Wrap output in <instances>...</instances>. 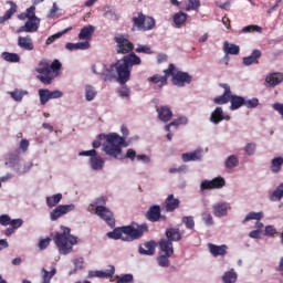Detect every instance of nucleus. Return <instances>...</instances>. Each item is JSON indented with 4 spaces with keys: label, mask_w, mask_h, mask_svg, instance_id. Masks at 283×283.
I'll use <instances>...</instances> for the list:
<instances>
[{
    "label": "nucleus",
    "mask_w": 283,
    "mask_h": 283,
    "mask_svg": "<svg viewBox=\"0 0 283 283\" xmlns=\"http://www.w3.org/2000/svg\"><path fill=\"white\" fill-rule=\"evenodd\" d=\"M149 231L147 223L123 226L107 232V237L112 240H122L123 242H133L139 240L144 233Z\"/></svg>",
    "instance_id": "1"
},
{
    "label": "nucleus",
    "mask_w": 283,
    "mask_h": 283,
    "mask_svg": "<svg viewBox=\"0 0 283 283\" xmlns=\"http://www.w3.org/2000/svg\"><path fill=\"white\" fill-rule=\"evenodd\" d=\"M62 233H56L53 238L55 245L59 249L60 254L67 255L72 252L73 245L77 244V237L71 234V229L62 226Z\"/></svg>",
    "instance_id": "2"
},
{
    "label": "nucleus",
    "mask_w": 283,
    "mask_h": 283,
    "mask_svg": "<svg viewBox=\"0 0 283 283\" xmlns=\"http://www.w3.org/2000/svg\"><path fill=\"white\" fill-rule=\"evenodd\" d=\"M106 143L107 144L103 147L104 153L115 159L122 157V147H127L125 139L116 133L107 135Z\"/></svg>",
    "instance_id": "3"
},
{
    "label": "nucleus",
    "mask_w": 283,
    "mask_h": 283,
    "mask_svg": "<svg viewBox=\"0 0 283 283\" xmlns=\"http://www.w3.org/2000/svg\"><path fill=\"white\" fill-rule=\"evenodd\" d=\"M140 57L135 53H130L112 64L111 69H106V72H130L133 65H140Z\"/></svg>",
    "instance_id": "4"
},
{
    "label": "nucleus",
    "mask_w": 283,
    "mask_h": 283,
    "mask_svg": "<svg viewBox=\"0 0 283 283\" xmlns=\"http://www.w3.org/2000/svg\"><path fill=\"white\" fill-rule=\"evenodd\" d=\"M134 28H136L139 32H148L149 30H154L156 25V21L153 17L145 15L139 12L137 17L133 18Z\"/></svg>",
    "instance_id": "5"
},
{
    "label": "nucleus",
    "mask_w": 283,
    "mask_h": 283,
    "mask_svg": "<svg viewBox=\"0 0 283 283\" xmlns=\"http://www.w3.org/2000/svg\"><path fill=\"white\" fill-rule=\"evenodd\" d=\"M114 41L117 43V54H128L129 52H133L134 44L128 39H125L123 35H116L114 38Z\"/></svg>",
    "instance_id": "6"
},
{
    "label": "nucleus",
    "mask_w": 283,
    "mask_h": 283,
    "mask_svg": "<svg viewBox=\"0 0 283 283\" xmlns=\"http://www.w3.org/2000/svg\"><path fill=\"white\" fill-rule=\"evenodd\" d=\"M74 210H75V206L73 203L60 205L50 212V219L52 222L57 221L60 218H62L63 216Z\"/></svg>",
    "instance_id": "7"
},
{
    "label": "nucleus",
    "mask_w": 283,
    "mask_h": 283,
    "mask_svg": "<svg viewBox=\"0 0 283 283\" xmlns=\"http://www.w3.org/2000/svg\"><path fill=\"white\" fill-rule=\"evenodd\" d=\"M95 214L104 220L108 227H115V219L113 212L104 206H97L95 208Z\"/></svg>",
    "instance_id": "8"
},
{
    "label": "nucleus",
    "mask_w": 283,
    "mask_h": 283,
    "mask_svg": "<svg viewBox=\"0 0 283 283\" xmlns=\"http://www.w3.org/2000/svg\"><path fill=\"white\" fill-rule=\"evenodd\" d=\"M62 64L59 60H54L52 63H50L48 60H42L39 63V69H36V72H61Z\"/></svg>",
    "instance_id": "9"
},
{
    "label": "nucleus",
    "mask_w": 283,
    "mask_h": 283,
    "mask_svg": "<svg viewBox=\"0 0 283 283\" xmlns=\"http://www.w3.org/2000/svg\"><path fill=\"white\" fill-rule=\"evenodd\" d=\"M226 186V180L222 177H216L212 180H203L201 182V191L221 189Z\"/></svg>",
    "instance_id": "10"
},
{
    "label": "nucleus",
    "mask_w": 283,
    "mask_h": 283,
    "mask_svg": "<svg viewBox=\"0 0 283 283\" xmlns=\"http://www.w3.org/2000/svg\"><path fill=\"white\" fill-rule=\"evenodd\" d=\"M41 24V20L39 18L31 17L29 20L24 23V25L20 27L18 29V34H21L23 32H36L39 30V25Z\"/></svg>",
    "instance_id": "11"
},
{
    "label": "nucleus",
    "mask_w": 283,
    "mask_h": 283,
    "mask_svg": "<svg viewBox=\"0 0 283 283\" xmlns=\"http://www.w3.org/2000/svg\"><path fill=\"white\" fill-rule=\"evenodd\" d=\"M129 77H130V72H118L117 77L113 76V73L111 72L101 74V78H103V81L111 82V81H114V78H116L117 83H120V85H125V83L129 81Z\"/></svg>",
    "instance_id": "12"
},
{
    "label": "nucleus",
    "mask_w": 283,
    "mask_h": 283,
    "mask_svg": "<svg viewBox=\"0 0 283 283\" xmlns=\"http://www.w3.org/2000/svg\"><path fill=\"white\" fill-rule=\"evenodd\" d=\"M220 87H223L224 90V93L220 96H217L214 99H213V103L216 105H226L227 103L230 102V98H231V88L228 84L226 83H222L220 84Z\"/></svg>",
    "instance_id": "13"
},
{
    "label": "nucleus",
    "mask_w": 283,
    "mask_h": 283,
    "mask_svg": "<svg viewBox=\"0 0 283 283\" xmlns=\"http://www.w3.org/2000/svg\"><path fill=\"white\" fill-rule=\"evenodd\" d=\"M172 76L174 85L178 87H184L185 83H191L192 77L188 73H174L170 74Z\"/></svg>",
    "instance_id": "14"
},
{
    "label": "nucleus",
    "mask_w": 283,
    "mask_h": 283,
    "mask_svg": "<svg viewBox=\"0 0 283 283\" xmlns=\"http://www.w3.org/2000/svg\"><path fill=\"white\" fill-rule=\"evenodd\" d=\"M160 218H161V209H160V206L158 205L151 206L146 212V219L151 223L158 222Z\"/></svg>",
    "instance_id": "15"
},
{
    "label": "nucleus",
    "mask_w": 283,
    "mask_h": 283,
    "mask_svg": "<svg viewBox=\"0 0 283 283\" xmlns=\"http://www.w3.org/2000/svg\"><path fill=\"white\" fill-rule=\"evenodd\" d=\"M223 120L229 122L230 120V116L229 115H224L222 107H217L214 109V112L210 116V122L213 125H219Z\"/></svg>",
    "instance_id": "16"
},
{
    "label": "nucleus",
    "mask_w": 283,
    "mask_h": 283,
    "mask_svg": "<svg viewBox=\"0 0 283 283\" xmlns=\"http://www.w3.org/2000/svg\"><path fill=\"white\" fill-rule=\"evenodd\" d=\"M180 200L175 198L172 193L168 195L167 199L165 200V211L171 213L179 209Z\"/></svg>",
    "instance_id": "17"
},
{
    "label": "nucleus",
    "mask_w": 283,
    "mask_h": 283,
    "mask_svg": "<svg viewBox=\"0 0 283 283\" xmlns=\"http://www.w3.org/2000/svg\"><path fill=\"white\" fill-rule=\"evenodd\" d=\"M209 252L212 256H224L227 255L228 247L226 244L217 245L213 243H208Z\"/></svg>",
    "instance_id": "18"
},
{
    "label": "nucleus",
    "mask_w": 283,
    "mask_h": 283,
    "mask_svg": "<svg viewBox=\"0 0 283 283\" xmlns=\"http://www.w3.org/2000/svg\"><path fill=\"white\" fill-rule=\"evenodd\" d=\"M155 249L156 242L154 240H150L148 242H145L144 245H140L138 252L142 255L153 256L155 254Z\"/></svg>",
    "instance_id": "19"
},
{
    "label": "nucleus",
    "mask_w": 283,
    "mask_h": 283,
    "mask_svg": "<svg viewBox=\"0 0 283 283\" xmlns=\"http://www.w3.org/2000/svg\"><path fill=\"white\" fill-rule=\"evenodd\" d=\"M265 82L268 83V85H270V87H275L276 85H280V83L283 82V73L281 72L270 73L266 76Z\"/></svg>",
    "instance_id": "20"
},
{
    "label": "nucleus",
    "mask_w": 283,
    "mask_h": 283,
    "mask_svg": "<svg viewBox=\"0 0 283 283\" xmlns=\"http://www.w3.org/2000/svg\"><path fill=\"white\" fill-rule=\"evenodd\" d=\"M157 113H158L159 120H161L163 123H168L172 118V112L168 106L158 107Z\"/></svg>",
    "instance_id": "21"
},
{
    "label": "nucleus",
    "mask_w": 283,
    "mask_h": 283,
    "mask_svg": "<svg viewBox=\"0 0 283 283\" xmlns=\"http://www.w3.org/2000/svg\"><path fill=\"white\" fill-rule=\"evenodd\" d=\"M7 3L10 6V9L6 11L4 15L0 17V23L12 19V15H14L19 9V6H17L14 1H7Z\"/></svg>",
    "instance_id": "22"
},
{
    "label": "nucleus",
    "mask_w": 283,
    "mask_h": 283,
    "mask_svg": "<svg viewBox=\"0 0 283 283\" xmlns=\"http://www.w3.org/2000/svg\"><path fill=\"white\" fill-rule=\"evenodd\" d=\"M18 45L19 48H22V50H28V51L34 50V43H32V38L30 35L19 36Z\"/></svg>",
    "instance_id": "23"
},
{
    "label": "nucleus",
    "mask_w": 283,
    "mask_h": 283,
    "mask_svg": "<svg viewBox=\"0 0 283 283\" xmlns=\"http://www.w3.org/2000/svg\"><path fill=\"white\" fill-rule=\"evenodd\" d=\"M262 53L260 50H253L252 54L243 57V65H253L254 63H259V59H261Z\"/></svg>",
    "instance_id": "24"
},
{
    "label": "nucleus",
    "mask_w": 283,
    "mask_h": 283,
    "mask_svg": "<svg viewBox=\"0 0 283 283\" xmlns=\"http://www.w3.org/2000/svg\"><path fill=\"white\" fill-rule=\"evenodd\" d=\"M160 251L165 253L167 256L174 255V247L172 242L167 239H161L159 241Z\"/></svg>",
    "instance_id": "25"
},
{
    "label": "nucleus",
    "mask_w": 283,
    "mask_h": 283,
    "mask_svg": "<svg viewBox=\"0 0 283 283\" xmlns=\"http://www.w3.org/2000/svg\"><path fill=\"white\" fill-rule=\"evenodd\" d=\"M166 238H167V241H170L172 243V242L181 241L182 235L179 232V229L169 228L166 230Z\"/></svg>",
    "instance_id": "26"
},
{
    "label": "nucleus",
    "mask_w": 283,
    "mask_h": 283,
    "mask_svg": "<svg viewBox=\"0 0 283 283\" xmlns=\"http://www.w3.org/2000/svg\"><path fill=\"white\" fill-rule=\"evenodd\" d=\"M115 273V269L113 265H111V268L108 270L105 271H92L90 272V276L91 277H98V279H106V277H111L113 276Z\"/></svg>",
    "instance_id": "27"
},
{
    "label": "nucleus",
    "mask_w": 283,
    "mask_h": 283,
    "mask_svg": "<svg viewBox=\"0 0 283 283\" xmlns=\"http://www.w3.org/2000/svg\"><path fill=\"white\" fill-rule=\"evenodd\" d=\"M201 150L197 149L195 151L185 153L182 154V161L190 163V161H199L201 160Z\"/></svg>",
    "instance_id": "28"
},
{
    "label": "nucleus",
    "mask_w": 283,
    "mask_h": 283,
    "mask_svg": "<svg viewBox=\"0 0 283 283\" xmlns=\"http://www.w3.org/2000/svg\"><path fill=\"white\" fill-rule=\"evenodd\" d=\"M230 103H231L230 109L234 112L235 109H240V107H242V105L245 104V99L242 96L232 95L231 93Z\"/></svg>",
    "instance_id": "29"
},
{
    "label": "nucleus",
    "mask_w": 283,
    "mask_h": 283,
    "mask_svg": "<svg viewBox=\"0 0 283 283\" xmlns=\"http://www.w3.org/2000/svg\"><path fill=\"white\" fill-rule=\"evenodd\" d=\"M228 210H229V206L227 203H223V202L217 203V205L213 206V214L217 218L224 217L227 214Z\"/></svg>",
    "instance_id": "30"
},
{
    "label": "nucleus",
    "mask_w": 283,
    "mask_h": 283,
    "mask_svg": "<svg viewBox=\"0 0 283 283\" xmlns=\"http://www.w3.org/2000/svg\"><path fill=\"white\" fill-rule=\"evenodd\" d=\"M170 74H172V72H166L164 76L155 74L153 77H149L148 81H150L151 83H155L156 85L160 83L159 87H164V85H167V78L168 76H170Z\"/></svg>",
    "instance_id": "31"
},
{
    "label": "nucleus",
    "mask_w": 283,
    "mask_h": 283,
    "mask_svg": "<svg viewBox=\"0 0 283 283\" xmlns=\"http://www.w3.org/2000/svg\"><path fill=\"white\" fill-rule=\"evenodd\" d=\"M95 32V28L93 25L84 27L81 32L78 33V40L85 41L91 39L92 34Z\"/></svg>",
    "instance_id": "32"
},
{
    "label": "nucleus",
    "mask_w": 283,
    "mask_h": 283,
    "mask_svg": "<svg viewBox=\"0 0 283 283\" xmlns=\"http://www.w3.org/2000/svg\"><path fill=\"white\" fill-rule=\"evenodd\" d=\"M91 168L95 171L102 170L104 167V160L99 156H93L90 158Z\"/></svg>",
    "instance_id": "33"
},
{
    "label": "nucleus",
    "mask_w": 283,
    "mask_h": 283,
    "mask_svg": "<svg viewBox=\"0 0 283 283\" xmlns=\"http://www.w3.org/2000/svg\"><path fill=\"white\" fill-rule=\"evenodd\" d=\"M283 167V157H275L271 161V171L273 174H280Z\"/></svg>",
    "instance_id": "34"
},
{
    "label": "nucleus",
    "mask_w": 283,
    "mask_h": 283,
    "mask_svg": "<svg viewBox=\"0 0 283 283\" xmlns=\"http://www.w3.org/2000/svg\"><path fill=\"white\" fill-rule=\"evenodd\" d=\"M59 73H51V72H42L40 75H38L39 81L43 83L44 85H50Z\"/></svg>",
    "instance_id": "35"
},
{
    "label": "nucleus",
    "mask_w": 283,
    "mask_h": 283,
    "mask_svg": "<svg viewBox=\"0 0 283 283\" xmlns=\"http://www.w3.org/2000/svg\"><path fill=\"white\" fill-rule=\"evenodd\" d=\"M66 50L73 52V50H88L90 43L88 42H77V43H66Z\"/></svg>",
    "instance_id": "36"
},
{
    "label": "nucleus",
    "mask_w": 283,
    "mask_h": 283,
    "mask_svg": "<svg viewBox=\"0 0 283 283\" xmlns=\"http://www.w3.org/2000/svg\"><path fill=\"white\" fill-rule=\"evenodd\" d=\"M223 50L226 54H231L233 56H237L238 54H240V46L237 44H231L229 42H224Z\"/></svg>",
    "instance_id": "37"
},
{
    "label": "nucleus",
    "mask_w": 283,
    "mask_h": 283,
    "mask_svg": "<svg viewBox=\"0 0 283 283\" xmlns=\"http://www.w3.org/2000/svg\"><path fill=\"white\" fill-rule=\"evenodd\" d=\"M62 200V193H55L53 196L46 197V206L49 209L56 207Z\"/></svg>",
    "instance_id": "38"
},
{
    "label": "nucleus",
    "mask_w": 283,
    "mask_h": 283,
    "mask_svg": "<svg viewBox=\"0 0 283 283\" xmlns=\"http://www.w3.org/2000/svg\"><path fill=\"white\" fill-rule=\"evenodd\" d=\"M1 56L3 61H7L8 63H19V61H21V56L17 53L2 52Z\"/></svg>",
    "instance_id": "39"
},
{
    "label": "nucleus",
    "mask_w": 283,
    "mask_h": 283,
    "mask_svg": "<svg viewBox=\"0 0 283 283\" xmlns=\"http://www.w3.org/2000/svg\"><path fill=\"white\" fill-rule=\"evenodd\" d=\"M188 14L179 11L174 14V22L177 28H180L187 21Z\"/></svg>",
    "instance_id": "40"
},
{
    "label": "nucleus",
    "mask_w": 283,
    "mask_h": 283,
    "mask_svg": "<svg viewBox=\"0 0 283 283\" xmlns=\"http://www.w3.org/2000/svg\"><path fill=\"white\" fill-rule=\"evenodd\" d=\"M104 17H109L112 21H118L120 19V14L108 6L104 8Z\"/></svg>",
    "instance_id": "41"
},
{
    "label": "nucleus",
    "mask_w": 283,
    "mask_h": 283,
    "mask_svg": "<svg viewBox=\"0 0 283 283\" xmlns=\"http://www.w3.org/2000/svg\"><path fill=\"white\" fill-rule=\"evenodd\" d=\"M238 279V274L234 272V270L227 271L223 276L222 281L223 283H235Z\"/></svg>",
    "instance_id": "42"
},
{
    "label": "nucleus",
    "mask_w": 283,
    "mask_h": 283,
    "mask_svg": "<svg viewBox=\"0 0 283 283\" xmlns=\"http://www.w3.org/2000/svg\"><path fill=\"white\" fill-rule=\"evenodd\" d=\"M39 96L41 105H46L48 101H51L50 91L48 88H40Z\"/></svg>",
    "instance_id": "43"
},
{
    "label": "nucleus",
    "mask_w": 283,
    "mask_h": 283,
    "mask_svg": "<svg viewBox=\"0 0 283 283\" xmlns=\"http://www.w3.org/2000/svg\"><path fill=\"white\" fill-rule=\"evenodd\" d=\"M263 217H264L263 212L252 211L245 217V219L242 221V223L245 224L247 222L252 221V220L260 221L263 219Z\"/></svg>",
    "instance_id": "44"
},
{
    "label": "nucleus",
    "mask_w": 283,
    "mask_h": 283,
    "mask_svg": "<svg viewBox=\"0 0 283 283\" xmlns=\"http://www.w3.org/2000/svg\"><path fill=\"white\" fill-rule=\"evenodd\" d=\"M42 283H50L51 279L56 274V269L53 268L50 272L46 271L44 268L42 269Z\"/></svg>",
    "instance_id": "45"
},
{
    "label": "nucleus",
    "mask_w": 283,
    "mask_h": 283,
    "mask_svg": "<svg viewBox=\"0 0 283 283\" xmlns=\"http://www.w3.org/2000/svg\"><path fill=\"white\" fill-rule=\"evenodd\" d=\"M238 165H239V159L234 155L229 156L226 160L227 169H233V168L238 167Z\"/></svg>",
    "instance_id": "46"
},
{
    "label": "nucleus",
    "mask_w": 283,
    "mask_h": 283,
    "mask_svg": "<svg viewBox=\"0 0 283 283\" xmlns=\"http://www.w3.org/2000/svg\"><path fill=\"white\" fill-rule=\"evenodd\" d=\"M11 98H13V101L17 102H21L23 101V96H25V94H28V92L25 91H20L19 88H15L14 91L9 93Z\"/></svg>",
    "instance_id": "47"
},
{
    "label": "nucleus",
    "mask_w": 283,
    "mask_h": 283,
    "mask_svg": "<svg viewBox=\"0 0 283 283\" xmlns=\"http://www.w3.org/2000/svg\"><path fill=\"white\" fill-rule=\"evenodd\" d=\"M72 30V27H69L67 29H64L63 31L55 33L46 39V45H51L55 39H60V36H63V34H66V32H70Z\"/></svg>",
    "instance_id": "48"
},
{
    "label": "nucleus",
    "mask_w": 283,
    "mask_h": 283,
    "mask_svg": "<svg viewBox=\"0 0 283 283\" xmlns=\"http://www.w3.org/2000/svg\"><path fill=\"white\" fill-rule=\"evenodd\" d=\"M283 198V182L274 190L271 201H280Z\"/></svg>",
    "instance_id": "49"
},
{
    "label": "nucleus",
    "mask_w": 283,
    "mask_h": 283,
    "mask_svg": "<svg viewBox=\"0 0 283 283\" xmlns=\"http://www.w3.org/2000/svg\"><path fill=\"white\" fill-rule=\"evenodd\" d=\"M243 34H250L252 32H259L261 34L262 28L256 24L247 25L242 29Z\"/></svg>",
    "instance_id": "50"
},
{
    "label": "nucleus",
    "mask_w": 283,
    "mask_h": 283,
    "mask_svg": "<svg viewBox=\"0 0 283 283\" xmlns=\"http://www.w3.org/2000/svg\"><path fill=\"white\" fill-rule=\"evenodd\" d=\"M169 258H171V255H167V254L159 255L157 259L159 266L169 268L170 265Z\"/></svg>",
    "instance_id": "51"
},
{
    "label": "nucleus",
    "mask_w": 283,
    "mask_h": 283,
    "mask_svg": "<svg viewBox=\"0 0 283 283\" xmlns=\"http://www.w3.org/2000/svg\"><path fill=\"white\" fill-rule=\"evenodd\" d=\"M96 96V91L91 85H86L85 87V98L86 101H94Z\"/></svg>",
    "instance_id": "52"
},
{
    "label": "nucleus",
    "mask_w": 283,
    "mask_h": 283,
    "mask_svg": "<svg viewBox=\"0 0 283 283\" xmlns=\"http://www.w3.org/2000/svg\"><path fill=\"white\" fill-rule=\"evenodd\" d=\"M182 223L186 226L188 230H193L195 228V220L192 216L182 217Z\"/></svg>",
    "instance_id": "53"
},
{
    "label": "nucleus",
    "mask_w": 283,
    "mask_h": 283,
    "mask_svg": "<svg viewBox=\"0 0 283 283\" xmlns=\"http://www.w3.org/2000/svg\"><path fill=\"white\" fill-rule=\"evenodd\" d=\"M275 235H279V231L274 226H266L265 227V237L275 238Z\"/></svg>",
    "instance_id": "54"
},
{
    "label": "nucleus",
    "mask_w": 283,
    "mask_h": 283,
    "mask_svg": "<svg viewBox=\"0 0 283 283\" xmlns=\"http://www.w3.org/2000/svg\"><path fill=\"white\" fill-rule=\"evenodd\" d=\"M134 276L133 274H124L122 276H118L116 280V283H133Z\"/></svg>",
    "instance_id": "55"
},
{
    "label": "nucleus",
    "mask_w": 283,
    "mask_h": 283,
    "mask_svg": "<svg viewBox=\"0 0 283 283\" xmlns=\"http://www.w3.org/2000/svg\"><path fill=\"white\" fill-rule=\"evenodd\" d=\"M244 150H245L248 156H253L256 151L255 143H248L244 147Z\"/></svg>",
    "instance_id": "56"
},
{
    "label": "nucleus",
    "mask_w": 283,
    "mask_h": 283,
    "mask_svg": "<svg viewBox=\"0 0 283 283\" xmlns=\"http://www.w3.org/2000/svg\"><path fill=\"white\" fill-rule=\"evenodd\" d=\"M200 7V0H189V3L186 7L187 11L197 10Z\"/></svg>",
    "instance_id": "57"
},
{
    "label": "nucleus",
    "mask_w": 283,
    "mask_h": 283,
    "mask_svg": "<svg viewBox=\"0 0 283 283\" xmlns=\"http://www.w3.org/2000/svg\"><path fill=\"white\" fill-rule=\"evenodd\" d=\"M244 105L245 107H248L249 109H253L254 107H258L259 105V99L256 97L252 98V99H244Z\"/></svg>",
    "instance_id": "58"
},
{
    "label": "nucleus",
    "mask_w": 283,
    "mask_h": 283,
    "mask_svg": "<svg viewBox=\"0 0 283 283\" xmlns=\"http://www.w3.org/2000/svg\"><path fill=\"white\" fill-rule=\"evenodd\" d=\"M118 95L120 96V98H128V96L130 95V91L129 87L127 86H123L120 88H118Z\"/></svg>",
    "instance_id": "59"
},
{
    "label": "nucleus",
    "mask_w": 283,
    "mask_h": 283,
    "mask_svg": "<svg viewBox=\"0 0 283 283\" xmlns=\"http://www.w3.org/2000/svg\"><path fill=\"white\" fill-rule=\"evenodd\" d=\"M202 220L206 223V226L210 227L213 224V218L210 213L203 212L202 213Z\"/></svg>",
    "instance_id": "60"
},
{
    "label": "nucleus",
    "mask_w": 283,
    "mask_h": 283,
    "mask_svg": "<svg viewBox=\"0 0 283 283\" xmlns=\"http://www.w3.org/2000/svg\"><path fill=\"white\" fill-rule=\"evenodd\" d=\"M136 52L138 54H142V53L143 54H151L153 53L151 49L147 45H139L138 48H136Z\"/></svg>",
    "instance_id": "61"
},
{
    "label": "nucleus",
    "mask_w": 283,
    "mask_h": 283,
    "mask_svg": "<svg viewBox=\"0 0 283 283\" xmlns=\"http://www.w3.org/2000/svg\"><path fill=\"white\" fill-rule=\"evenodd\" d=\"M30 148V142L28 139H21L19 150L22 153H28Z\"/></svg>",
    "instance_id": "62"
},
{
    "label": "nucleus",
    "mask_w": 283,
    "mask_h": 283,
    "mask_svg": "<svg viewBox=\"0 0 283 283\" xmlns=\"http://www.w3.org/2000/svg\"><path fill=\"white\" fill-rule=\"evenodd\" d=\"M13 230L20 229L23 226V219H13L10 224Z\"/></svg>",
    "instance_id": "63"
},
{
    "label": "nucleus",
    "mask_w": 283,
    "mask_h": 283,
    "mask_svg": "<svg viewBox=\"0 0 283 283\" xmlns=\"http://www.w3.org/2000/svg\"><path fill=\"white\" fill-rule=\"evenodd\" d=\"M11 220H12V219H10V216H8V214H1V216H0V224H1L2 227H8V226H10Z\"/></svg>",
    "instance_id": "64"
}]
</instances>
